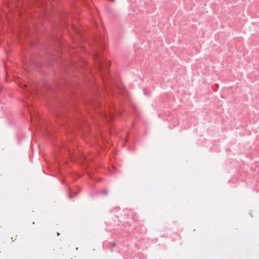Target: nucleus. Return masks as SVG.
Listing matches in <instances>:
<instances>
[{"instance_id": "obj_5", "label": "nucleus", "mask_w": 259, "mask_h": 259, "mask_svg": "<svg viewBox=\"0 0 259 259\" xmlns=\"http://www.w3.org/2000/svg\"><path fill=\"white\" fill-rule=\"evenodd\" d=\"M77 194V192H75V193H74V194H75V195H76Z\"/></svg>"}, {"instance_id": "obj_6", "label": "nucleus", "mask_w": 259, "mask_h": 259, "mask_svg": "<svg viewBox=\"0 0 259 259\" xmlns=\"http://www.w3.org/2000/svg\"><path fill=\"white\" fill-rule=\"evenodd\" d=\"M59 234H60V233L58 232L57 235H59Z\"/></svg>"}, {"instance_id": "obj_3", "label": "nucleus", "mask_w": 259, "mask_h": 259, "mask_svg": "<svg viewBox=\"0 0 259 259\" xmlns=\"http://www.w3.org/2000/svg\"><path fill=\"white\" fill-rule=\"evenodd\" d=\"M69 197L70 199L72 198V194L71 193H69Z\"/></svg>"}, {"instance_id": "obj_2", "label": "nucleus", "mask_w": 259, "mask_h": 259, "mask_svg": "<svg viewBox=\"0 0 259 259\" xmlns=\"http://www.w3.org/2000/svg\"><path fill=\"white\" fill-rule=\"evenodd\" d=\"M103 193L105 194V195H107L108 194V191L106 190H105L104 191H103Z\"/></svg>"}, {"instance_id": "obj_1", "label": "nucleus", "mask_w": 259, "mask_h": 259, "mask_svg": "<svg viewBox=\"0 0 259 259\" xmlns=\"http://www.w3.org/2000/svg\"><path fill=\"white\" fill-rule=\"evenodd\" d=\"M96 59L97 60V63L99 69L102 73L104 68L106 70H107L109 67V64L106 62L103 59L99 57L98 56H97Z\"/></svg>"}, {"instance_id": "obj_4", "label": "nucleus", "mask_w": 259, "mask_h": 259, "mask_svg": "<svg viewBox=\"0 0 259 259\" xmlns=\"http://www.w3.org/2000/svg\"><path fill=\"white\" fill-rule=\"evenodd\" d=\"M113 115L112 114H111H111H110V117L111 118H112V117H113Z\"/></svg>"}]
</instances>
